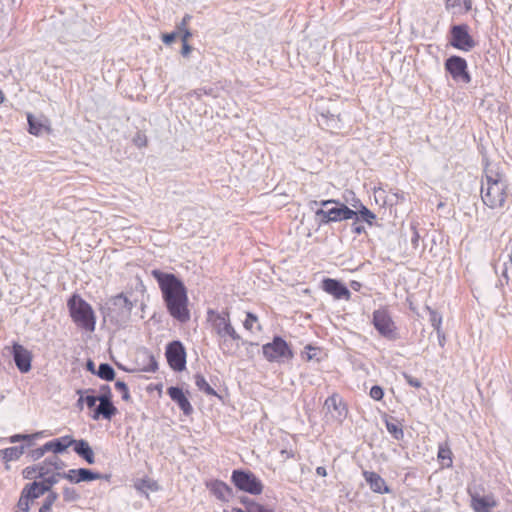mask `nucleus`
I'll return each instance as SVG.
<instances>
[{
	"instance_id": "obj_1",
	"label": "nucleus",
	"mask_w": 512,
	"mask_h": 512,
	"mask_svg": "<svg viewBox=\"0 0 512 512\" xmlns=\"http://www.w3.org/2000/svg\"><path fill=\"white\" fill-rule=\"evenodd\" d=\"M151 275L157 281L162 298L169 314L181 323L190 320L188 295L184 283L172 273L152 270Z\"/></svg>"
},
{
	"instance_id": "obj_2",
	"label": "nucleus",
	"mask_w": 512,
	"mask_h": 512,
	"mask_svg": "<svg viewBox=\"0 0 512 512\" xmlns=\"http://www.w3.org/2000/svg\"><path fill=\"white\" fill-rule=\"evenodd\" d=\"M480 196L483 204L491 210L503 209L511 194L503 170L498 165L487 163L481 181Z\"/></svg>"
},
{
	"instance_id": "obj_3",
	"label": "nucleus",
	"mask_w": 512,
	"mask_h": 512,
	"mask_svg": "<svg viewBox=\"0 0 512 512\" xmlns=\"http://www.w3.org/2000/svg\"><path fill=\"white\" fill-rule=\"evenodd\" d=\"M69 315L74 324L85 332L92 333L96 328V315L92 306L80 295L73 294L67 301Z\"/></svg>"
},
{
	"instance_id": "obj_4",
	"label": "nucleus",
	"mask_w": 512,
	"mask_h": 512,
	"mask_svg": "<svg viewBox=\"0 0 512 512\" xmlns=\"http://www.w3.org/2000/svg\"><path fill=\"white\" fill-rule=\"evenodd\" d=\"M323 208L315 211V218L319 226L329 224L331 222H341L353 219L356 212L347 205L336 199L322 200L320 202Z\"/></svg>"
},
{
	"instance_id": "obj_5",
	"label": "nucleus",
	"mask_w": 512,
	"mask_h": 512,
	"mask_svg": "<svg viewBox=\"0 0 512 512\" xmlns=\"http://www.w3.org/2000/svg\"><path fill=\"white\" fill-rule=\"evenodd\" d=\"M57 481L58 478L52 476L41 482L34 481L25 485L18 500V508L23 512H29L31 503L46 492H50L51 487L57 483Z\"/></svg>"
},
{
	"instance_id": "obj_6",
	"label": "nucleus",
	"mask_w": 512,
	"mask_h": 512,
	"mask_svg": "<svg viewBox=\"0 0 512 512\" xmlns=\"http://www.w3.org/2000/svg\"><path fill=\"white\" fill-rule=\"evenodd\" d=\"M231 481L238 490L251 495H260L264 489L262 481L249 470H234Z\"/></svg>"
},
{
	"instance_id": "obj_7",
	"label": "nucleus",
	"mask_w": 512,
	"mask_h": 512,
	"mask_svg": "<svg viewBox=\"0 0 512 512\" xmlns=\"http://www.w3.org/2000/svg\"><path fill=\"white\" fill-rule=\"evenodd\" d=\"M262 352L269 362L290 360L294 356L290 345L280 336H275L271 342L264 344Z\"/></svg>"
},
{
	"instance_id": "obj_8",
	"label": "nucleus",
	"mask_w": 512,
	"mask_h": 512,
	"mask_svg": "<svg viewBox=\"0 0 512 512\" xmlns=\"http://www.w3.org/2000/svg\"><path fill=\"white\" fill-rule=\"evenodd\" d=\"M372 324L381 336L391 340L397 338L398 329L387 307H381L373 312Z\"/></svg>"
},
{
	"instance_id": "obj_9",
	"label": "nucleus",
	"mask_w": 512,
	"mask_h": 512,
	"mask_svg": "<svg viewBox=\"0 0 512 512\" xmlns=\"http://www.w3.org/2000/svg\"><path fill=\"white\" fill-rule=\"evenodd\" d=\"M207 322L209 323L213 333L217 336V338L227 334H233L234 331H236L232 325L230 313L228 310L219 312L213 309H209L207 311Z\"/></svg>"
},
{
	"instance_id": "obj_10",
	"label": "nucleus",
	"mask_w": 512,
	"mask_h": 512,
	"mask_svg": "<svg viewBox=\"0 0 512 512\" xmlns=\"http://www.w3.org/2000/svg\"><path fill=\"white\" fill-rule=\"evenodd\" d=\"M444 66L445 70L451 75L454 81L462 82L464 84L471 82L468 64L464 58L453 55L445 61Z\"/></svg>"
},
{
	"instance_id": "obj_11",
	"label": "nucleus",
	"mask_w": 512,
	"mask_h": 512,
	"mask_svg": "<svg viewBox=\"0 0 512 512\" xmlns=\"http://www.w3.org/2000/svg\"><path fill=\"white\" fill-rule=\"evenodd\" d=\"M324 408L326 415L340 424L347 418L349 413L347 404L338 393H333L325 400Z\"/></svg>"
},
{
	"instance_id": "obj_12",
	"label": "nucleus",
	"mask_w": 512,
	"mask_h": 512,
	"mask_svg": "<svg viewBox=\"0 0 512 512\" xmlns=\"http://www.w3.org/2000/svg\"><path fill=\"white\" fill-rule=\"evenodd\" d=\"M450 44L462 51H470L476 45L473 37L469 34V27L466 24L454 25L451 27Z\"/></svg>"
},
{
	"instance_id": "obj_13",
	"label": "nucleus",
	"mask_w": 512,
	"mask_h": 512,
	"mask_svg": "<svg viewBox=\"0 0 512 512\" xmlns=\"http://www.w3.org/2000/svg\"><path fill=\"white\" fill-rule=\"evenodd\" d=\"M165 356L171 369L183 371L186 368V351L180 341H173L167 345Z\"/></svg>"
},
{
	"instance_id": "obj_14",
	"label": "nucleus",
	"mask_w": 512,
	"mask_h": 512,
	"mask_svg": "<svg viewBox=\"0 0 512 512\" xmlns=\"http://www.w3.org/2000/svg\"><path fill=\"white\" fill-rule=\"evenodd\" d=\"M467 492L470 496V507L474 512H491L498 506V501L492 493L481 495L472 489H468Z\"/></svg>"
},
{
	"instance_id": "obj_15",
	"label": "nucleus",
	"mask_w": 512,
	"mask_h": 512,
	"mask_svg": "<svg viewBox=\"0 0 512 512\" xmlns=\"http://www.w3.org/2000/svg\"><path fill=\"white\" fill-rule=\"evenodd\" d=\"M12 355L15 365L21 373H28L31 370L33 354L30 350L15 342L12 345Z\"/></svg>"
},
{
	"instance_id": "obj_16",
	"label": "nucleus",
	"mask_w": 512,
	"mask_h": 512,
	"mask_svg": "<svg viewBox=\"0 0 512 512\" xmlns=\"http://www.w3.org/2000/svg\"><path fill=\"white\" fill-rule=\"evenodd\" d=\"M241 342L242 337L237 331H234L233 334L231 333L217 338L218 348L225 356L236 355L241 347Z\"/></svg>"
},
{
	"instance_id": "obj_17",
	"label": "nucleus",
	"mask_w": 512,
	"mask_h": 512,
	"mask_svg": "<svg viewBox=\"0 0 512 512\" xmlns=\"http://www.w3.org/2000/svg\"><path fill=\"white\" fill-rule=\"evenodd\" d=\"M321 288L324 292L337 300L344 299L348 301L351 298L349 289L336 279L324 278L321 282Z\"/></svg>"
},
{
	"instance_id": "obj_18",
	"label": "nucleus",
	"mask_w": 512,
	"mask_h": 512,
	"mask_svg": "<svg viewBox=\"0 0 512 512\" xmlns=\"http://www.w3.org/2000/svg\"><path fill=\"white\" fill-rule=\"evenodd\" d=\"M28 132L34 136H40L44 133H51L50 121L43 117L42 119L35 118L31 113L27 114Z\"/></svg>"
},
{
	"instance_id": "obj_19",
	"label": "nucleus",
	"mask_w": 512,
	"mask_h": 512,
	"mask_svg": "<svg viewBox=\"0 0 512 512\" xmlns=\"http://www.w3.org/2000/svg\"><path fill=\"white\" fill-rule=\"evenodd\" d=\"M363 477L373 492L379 494L390 493V488L387 486L385 480L376 472L364 471Z\"/></svg>"
},
{
	"instance_id": "obj_20",
	"label": "nucleus",
	"mask_w": 512,
	"mask_h": 512,
	"mask_svg": "<svg viewBox=\"0 0 512 512\" xmlns=\"http://www.w3.org/2000/svg\"><path fill=\"white\" fill-rule=\"evenodd\" d=\"M167 393L170 398L178 404L185 415H190L193 412V407L181 388L169 387Z\"/></svg>"
},
{
	"instance_id": "obj_21",
	"label": "nucleus",
	"mask_w": 512,
	"mask_h": 512,
	"mask_svg": "<svg viewBox=\"0 0 512 512\" xmlns=\"http://www.w3.org/2000/svg\"><path fill=\"white\" fill-rule=\"evenodd\" d=\"M99 405L94 410L93 419H98L102 416L105 419H111L116 413L117 409L110 400L109 395L99 397Z\"/></svg>"
},
{
	"instance_id": "obj_22",
	"label": "nucleus",
	"mask_w": 512,
	"mask_h": 512,
	"mask_svg": "<svg viewBox=\"0 0 512 512\" xmlns=\"http://www.w3.org/2000/svg\"><path fill=\"white\" fill-rule=\"evenodd\" d=\"M62 464L61 460L57 457L45 459L42 463L38 464L40 478L43 480L52 476L57 478L56 471L61 469Z\"/></svg>"
},
{
	"instance_id": "obj_23",
	"label": "nucleus",
	"mask_w": 512,
	"mask_h": 512,
	"mask_svg": "<svg viewBox=\"0 0 512 512\" xmlns=\"http://www.w3.org/2000/svg\"><path fill=\"white\" fill-rule=\"evenodd\" d=\"M70 482L79 483L83 481H93L101 478L99 473H94L85 468L70 469L64 476Z\"/></svg>"
},
{
	"instance_id": "obj_24",
	"label": "nucleus",
	"mask_w": 512,
	"mask_h": 512,
	"mask_svg": "<svg viewBox=\"0 0 512 512\" xmlns=\"http://www.w3.org/2000/svg\"><path fill=\"white\" fill-rule=\"evenodd\" d=\"M207 488L221 501H228L232 489L223 481L213 480L206 483Z\"/></svg>"
},
{
	"instance_id": "obj_25",
	"label": "nucleus",
	"mask_w": 512,
	"mask_h": 512,
	"mask_svg": "<svg viewBox=\"0 0 512 512\" xmlns=\"http://www.w3.org/2000/svg\"><path fill=\"white\" fill-rule=\"evenodd\" d=\"M24 453L23 446H13L0 450V461L4 463L5 469L10 470L9 463L18 460Z\"/></svg>"
},
{
	"instance_id": "obj_26",
	"label": "nucleus",
	"mask_w": 512,
	"mask_h": 512,
	"mask_svg": "<svg viewBox=\"0 0 512 512\" xmlns=\"http://www.w3.org/2000/svg\"><path fill=\"white\" fill-rule=\"evenodd\" d=\"M74 439L70 435H66L57 439H53L45 443V449L55 454L64 452L68 447L72 446Z\"/></svg>"
},
{
	"instance_id": "obj_27",
	"label": "nucleus",
	"mask_w": 512,
	"mask_h": 512,
	"mask_svg": "<svg viewBox=\"0 0 512 512\" xmlns=\"http://www.w3.org/2000/svg\"><path fill=\"white\" fill-rule=\"evenodd\" d=\"M74 451L85 459L89 464H93L95 462V456L92 448L86 440H75L72 444Z\"/></svg>"
},
{
	"instance_id": "obj_28",
	"label": "nucleus",
	"mask_w": 512,
	"mask_h": 512,
	"mask_svg": "<svg viewBox=\"0 0 512 512\" xmlns=\"http://www.w3.org/2000/svg\"><path fill=\"white\" fill-rule=\"evenodd\" d=\"M471 0H446V9L453 15H463L471 10Z\"/></svg>"
},
{
	"instance_id": "obj_29",
	"label": "nucleus",
	"mask_w": 512,
	"mask_h": 512,
	"mask_svg": "<svg viewBox=\"0 0 512 512\" xmlns=\"http://www.w3.org/2000/svg\"><path fill=\"white\" fill-rule=\"evenodd\" d=\"M437 459L443 468H450L453 465V453L447 443L438 447Z\"/></svg>"
},
{
	"instance_id": "obj_30",
	"label": "nucleus",
	"mask_w": 512,
	"mask_h": 512,
	"mask_svg": "<svg viewBox=\"0 0 512 512\" xmlns=\"http://www.w3.org/2000/svg\"><path fill=\"white\" fill-rule=\"evenodd\" d=\"M358 203V205H353L356 208V219H361L370 226H372L374 224V221L376 220V215L372 211H370L365 205H363L359 200Z\"/></svg>"
},
{
	"instance_id": "obj_31",
	"label": "nucleus",
	"mask_w": 512,
	"mask_h": 512,
	"mask_svg": "<svg viewBox=\"0 0 512 512\" xmlns=\"http://www.w3.org/2000/svg\"><path fill=\"white\" fill-rule=\"evenodd\" d=\"M243 327L250 332H253L254 329H256L257 331H261L262 329L261 325L259 324V319L257 315H255L252 312L246 313V318L243 321Z\"/></svg>"
},
{
	"instance_id": "obj_32",
	"label": "nucleus",
	"mask_w": 512,
	"mask_h": 512,
	"mask_svg": "<svg viewBox=\"0 0 512 512\" xmlns=\"http://www.w3.org/2000/svg\"><path fill=\"white\" fill-rule=\"evenodd\" d=\"M135 487L141 492L157 491L159 489L157 482L148 478L138 480Z\"/></svg>"
},
{
	"instance_id": "obj_33",
	"label": "nucleus",
	"mask_w": 512,
	"mask_h": 512,
	"mask_svg": "<svg viewBox=\"0 0 512 512\" xmlns=\"http://www.w3.org/2000/svg\"><path fill=\"white\" fill-rule=\"evenodd\" d=\"M195 384L199 390L205 392L207 395L218 396L217 392L209 385L204 376L196 375Z\"/></svg>"
},
{
	"instance_id": "obj_34",
	"label": "nucleus",
	"mask_w": 512,
	"mask_h": 512,
	"mask_svg": "<svg viewBox=\"0 0 512 512\" xmlns=\"http://www.w3.org/2000/svg\"><path fill=\"white\" fill-rule=\"evenodd\" d=\"M98 376L103 380L112 381L115 377V371L109 364L103 363L98 368Z\"/></svg>"
},
{
	"instance_id": "obj_35",
	"label": "nucleus",
	"mask_w": 512,
	"mask_h": 512,
	"mask_svg": "<svg viewBox=\"0 0 512 512\" xmlns=\"http://www.w3.org/2000/svg\"><path fill=\"white\" fill-rule=\"evenodd\" d=\"M57 498V493L54 491H50L46 498L44 499V502L41 505L39 512H51L52 506L55 504Z\"/></svg>"
},
{
	"instance_id": "obj_36",
	"label": "nucleus",
	"mask_w": 512,
	"mask_h": 512,
	"mask_svg": "<svg viewBox=\"0 0 512 512\" xmlns=\"http://www.w3.org/2000/svg\"><path fill=\"white\" fill-rule=\"evenodd\" d=\"M319 352H320L319 348L314 347L312 345H307V346H305L304 351L301 354V357H302V359H304L307 362H309L313 359L319 360V358H318Z\"/></svg>"
},
{
	"instance_id": "obj_37",
	"label": "nucleus",
	"mask_w": 512,
	"mask_h": 512,
	"mask_svg": "<svg viewBox=\"0 0 512 512\" xmlns=\"http://www.w3.org/2000/svg\"><path fill=\"white\" fill-rule=\"evenodd\" d=\"M22 476L24 479L33 480L40 478L38 464L27 466L22 470Z\"/></svg>"
},
{
	"instance_id": "obj_38",
	"label": "nucleus",
	"mask_w": 512,
	"mask_h": 512,
	"mask_svg": "<svg viewBox=\"0 0 512 512\" xmlns=\"http://www.w3.org/2000/svg\"><path fill=\"white\" fill-rule=\"evenodd\" d=\"M241 502L243 504L249 505V512H274L273 509L252 500H242Z\"/></svg>"
},
{
	"instance_id": "obj_39",
	"label": "nucleus",
	"mask_w": 512,
	"mask_h": 512,
	"mask_svg": "<svg viewBox=\"0 0 512 512\" xmlns=\"http://www.w3.org/2000/svg\"><path fill=\"white\" fill-rule=\"evenodd\" d=\"M192 34L190 31H186L185 33H183L182 37H181V41H182V49H181V54L184 56V57H188L189 54L191 53L192 51V47L189 45V39L191 38Z\"/></svg>"
},
{
	"instance_id": "obj_40",
	"label": "nucleus",
	"mask_w": 512,
	"mask_h": 512,
	"mask_svg": "<svg viewBox=\"0 0 512 512\" xmlns=\"http://www.w3.org/2000/svg\"><path fill=\"white\" fill-rule=\"evenodd\" d=\"M115 388L117 391H119L122 395V399L124 401H129L131 396H130V393H129V389H128V386L123 382V381H117L115 383Z\"/></svg>"
},
{
	"instance_id": "obj_41",
	"label": "nucleus",
	"mask_w": 512,
	"mask_h": 512,
	"mask_svg": "<svg viewBox=\"0 0 512 512\" xmlns=\"http://www.w3.org/2000/svg\"><path fill=\"white\" fill-rule=\"evenodd\" d=\"M369 395L373 400L381 401L384 397V391L382 387L375 385L371 387Z\"/></svg>"
},
{
	"instance_id": "obj_42",
	"label": "nucleus",
	"mask_w": 512,
	"mask_h": 512,
	"mask_svg": "<svg viewBox=\"0 0 512 512\" xmlns=\"http://www.w3.org/2000/svg\"><path fill=\"white\" fill-rule=\"evenodd\" d=\"M40 434L41 433H36V434H33V435L15 434V435L10 436L9 442L16 443V442H19V441L31 440L33 438L38 437Z\"/></svg>"
},
{
	"instance_id": "obj_43",
	"label": "nucleus",
	"mask_w": 512,
	"mask_h": 512,
	"mask_svg": "<svg viewBox=\"0 0 512 512\" xmlns=\"http://www.w3.org/2000/svg\"><path fill=\"white\" fill-rule=\"evenodd\" d=\"M191 19V16L186 14L183 19L181 20V22L179 23V25L177 26V29L179 31V33H181V36L183 35V33H185L186 31H190L188 29V23Z\"/></svg>"
},
{
	"instance_id": "obj_44",
	"label": "nucleus",
	"mask_w": 512,
	"mask_h": 512,
	"mask_svg": "<svg viewBox=\"0 0 512 512\" xmlns=\"http://www.w3.org/2000/svg\"><path fill=\"white\" fill-rule=\"evenodd\" d=\"M403 377L406 380V382L414 388H420L422 386L421 381L410 374L404 373Z\"/></svg>"
},
{
	"instance_id": "obj_45",
	"label": "nucleus",
	"mask_w": 512,
	"mask_h": 512,
	"mask_svg": "<svg viewBox=\"0 0 512 512\" xmlns=\"http://www.w3.org/2000/svg\"><path fill=\"white\" fill-rule=\"evenodd\" d=\"M46 452H49V450L45 449V444H44L43 446L32 450L30 455L33 460H38L41 457H43Z\"/></svg>"
},
{
	"instance_id": "obj_46",
	"label": "nucleus",
	"mask_w": 512,
	"mask_h": 512,
	"mask_svg": "<svg viewBox=\"0 0 512 512\" xmlns=\"http://www.w3.org/2000/svg\"><path fill=\"white\" fill-rule=\"evenodd\" d=\"M432 326L435 328L437 332H440L442 325V318L438 316L435 312L432 313L431 317Z\"/></svg>"
},
{
	"instance_id": "obj_47",
	"label": "nucleus",
	"mask_w": 512,
	"mask_h": 512,
	"mask_svg": "<svg viewBox=\"0 0 512 512\" xmlns=\"http://www.w3.org/2000/svg\"><path fill=\"white\" fill-rule=\"evenodd\" d=\"M280 455H281L283 461H287L289 459L295 458L296 452L294 450H292V449H290V450L282 449L280 451Z\"/></svg>"
},
{
	"instance_id": "obj_48",
	"label": "nucleus",
	"mask_w": 512,
	"mask_h": 512,
	"mask_svg": "<svg viewBox=\"0 0 512 512\" xmlns=\"http://www.w3.org/2000/svg\"><path fill=\"white\" fill-rule=\"evenodd\" d=\"M178 33L177 32H172V33H166V34H163L162 35V40L165 44L169 45L171 44L172 42H174L175 38L177 37Z\"/></svg>"
},
{
	"instance_id": "obj_49",
	"label": "nucleus",
	"mask_w": 512,
	"mask_h": 512,
	"mask_svg": "<svg viewBox=\"0 0 512 512\" xmlns=\"http://www.w3.org/2000/svg\"><path fill=\"white\" fill-rule=\"evenodd\" d=\"M134 142L138 147H143L147 145V138L145 135L138 133Z\"/></svg>"
},
{
	"instance_id": "obj_50",
	"label": "nucleus",
	"mask_w": 512,
	"mask_h": 512,
	"mask_svg": "<svg viewBox=\"0 0 512 512\" xmlns=\"http://www.w3.org/2000/svg\"><path fill=\"white\" fill-rule=\"evenodd\" d=\"M83 400L89 408H92L95 406L96 402L99 401V397L87 395Z\"/></svg>"
},
{
	"instance_id": "obj_51",
	"label": "nucleus",
	"mask_w": 512,
	"mask_h": 512,
	"mask_svg": "<svg viewBox=\"0 0 512 512\" xmlns=\"http://www.w3.org/2000/svg\"><path fill=\"white\" fill-rule=\"evenodd\" d=\"M158 368V365H157V362L155 361V359L153 357H150V363L148 365L147 368H145L144 370L145 371H149V372H155Z\"/></svg>"
},
{
	"instance_id": "obj_52",
	"label": "nucleus",
	"mask_w": 512,
	"mask_h": 512,
	"mask_svg": "<svg viewBox=\"0 0 512 512\" xmlns=\"http://www.w3.org/2000/svg\"><path fill=\"white\" fill-rule=\"evenodd\" d=\"M352 230L357 235H360V234L365 232V228L363 226H361V225H357L356 222L353 224Z\"/></svg>"
},
{
	"instance_id": "obj_53",
	"label": "nucleus",
	"mask_w": 512,
	"mask_h": 512,
	"mask_svg": "<svg viewBox=\"0 0 512 512\" xmlns=\"http://www.w3.org/2000/svg\"><path fill=\"white\" fill-rule=\"evenodd\" d=\"M316 474L322 477H325L327 475V471L324 467L319 466L316 468Z\"/></svg>"
},
{
	"instance_id": "obj_54",
	"label": "nucleus",
	"mask_w": 512,
	"mask_h": 512,
	"mask_svg": "<svg viewBox=\"0 0 512 512\" xmlns=\"http://www.w3.org/2000/svg\"><path fill=\"white\" fill-rule=\"evenodd\" d=\"M114 300H123L125 304H129L127 297L123 293L115 296Z\"/></svg>"
},
{
	"instance_id": "obj_55",
	"label": "nucleus",
	"mask_w": 512,
	"mask_h": 512,
	"mask_svg": "<svg viewBox=\"0 0 512 512\" xmlns=\"http://www.w3.org/2000/svg\"><path fill=\"white\" fill-rule=\"evenodd\" d=\"M351 286L353 289L358 290L361 287V284L356 281H352Z\"/></svg>"
},
{
	"instance_id": "obj_56",
	"label": "nucleus",
	"mask_w": 512,
	"mask_h": 512,
	"mask_svg": "<svg viewBox=\"0 0 512 512\" xmlns=\"http://www.w3.org/2000/svg\"><path fill=\"white\" fill-rule=\"evenodd\" d=\"M247 508L249 509V505H247ZM230 512H249V510L248 511H244L241 508L234 507V508L231 509Z\"/></svg>"
},
{
	"instance_id": "obj_57",
	"label": "nucleus",
	"mask_w": 512,
	"mask_h": 512,
	"mask_svg": "<svg viewBox=\"0 0 512 512\" xmlns=\"http://www.w3.org/2000/svg\"><path fill=\"white\" fill-rule=\"evenodd\" d=\"M4 100V94L3 92L0 90V103H2Z\"/></svg>"
}]
</instances>
